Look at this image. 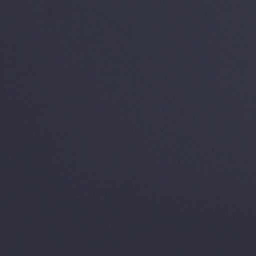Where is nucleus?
Returning a JSON list of instances; mask_svg holds the SVG:
<instances>
[{
  "label": "nucleus",
  "instance_id": "f257e3e1",
  "mask_svg": "<svg viewBox=\"0 0 256 256\" xmlns=\"http://www.w3.org/2000/svg\"><path fill=\"white\" fill-rule=\"evenodd\" d=\"M76 256H80V248H77Z\"/></svg>",
  "mask_w": 256,
  "mask_h": 256
}]
</instances>
